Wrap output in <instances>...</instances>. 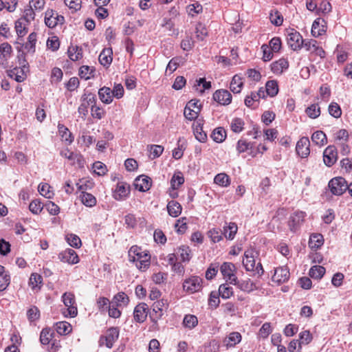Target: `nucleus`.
<instances>
[{
	"label": "nucleus",
	"instance_id": "1",
	"mask_svg": "<svg viewBox=\"0 0 352 352\" xmlns=\"http://www.w3.org/2000/svg\"><path fill=\"white\" fill-rule=\"evenodd\" d=\"M129 261L135 263L136 267L141 271H145L150 266L151 256L136 245L132 246L129 251Z\"/></svg>",
	"mask_w": 352,
	"mask_h": 352
},
{
	"label": "nucleus",
	"instance_id": "2",
	"mask_svg": "<svg viewBox=\"0 0 352 352\" xmlns=\"http://www.w3.org/2000/svg\"><path fill=\"white\" fill-rule=\"evenodd\" d=\"M62 301L67 307L65 311L63 312L65 316L74 318L78 314L77 307L76 304L75 296L71 292H65L62 296Z\"/></svg>",
	"mask_w": 352,
	"mask_h": 352
},
{
	"label": "nucleus",
	"instance_id": "3",
	"mask_svg": "<svg viewBox=\"0 0 352 352\" xmlns=\"http://www.w3.org/2000/svg\"><path fill=\"white\" fill-rule=\"evenodd\" d=\"M203 287V279L198 276H191L184 280L183 289L188 294L199 292Z\"/></svg>",
	"mask_w": 352,
	"mask_h": 352
},
{
	"label": "nucleus",
	"instance_id": "4",
	"mask_svg": "<svg viewBox=\"0 0 352 352\" xmlns=\"http://www.w3.org/2000/svg\"><path fill=\"white\" fill-rule=\"evenodd\" d=\"M168 307V304L166 300L161 299L155 302L152 305V311L150 312L151 321L156 324L166 311Z\"/></svg>",
	"mask_w": 352,
	"mask_h": 352
},
{
	"label": "nucleus",
	"instance_id": "5",
	"mask_svg": "<svg viewBox=\"0 0 352 352\" xmlns=\"http://www.w3.org/2000/svg\"><path fill=\"white\" fill-rule=\"evenodd\" d=\"M81 104L78 107V112L82 118H85L88 114L89 106L92 107V104H96V95L88 91H85L80 99Z\"/></svg>",
	"mask_w": 352,
	"mask_h": 352
},
{
	"label": "nucleus",
	"instance_id": "6",
	"mask_svg": "<svg viewBox=\"0 0 352 352\" xmlns=\"http://www.w3.org/2000/svg\"><path fill=\"white\" fill-rule=\"evenodd\" d=\"M303 38L301 34L294 29L287 30V44L294 51L300 50L303 45Z\"/></svg>",
	"mask_w": 352,
	"mask_h": 352
},
{
	"label": "nucleus",
	"instance_id": "7",
	"mask_svg": "<svg viewBox=\"0 0 352 352\" xmlns=\"http://www.w3.org/2000/svg\"><path fill=\"white\" fill-rule=\"evenodd\" d=\"M119 337V329L118 327H111L107 329L105 336H100L99 339V346L105 345L107 348L113 347L116 341Z\"/></svg>",
	"mask_w": 352,
	"mask_h": 352
},
{
	"label": "nucleus",
	"instance_id": "8",
	"mask_svg": "<svg viewBox=\"0 0 352 352\" xmlns=\"http://www.w3.org/2000/svg\"><path fill=\"white\" fill-rule=\"evenodd\" d=\"M220 271L227 283L232 285L236 283V267L232 263L224 262L220 267Z\"/></svg>",
	"mask_w": 352,
	"mask_h": 352
},
{
	"label": "nucleus",
	"instance_id": "9",
	"mask_svg": "<svg viewBox=\"0 0 352 352\" xmlns=\"http://www.w3.org/2000/svg\"><path fill=\"white\" fill-rule=\"evenodd\" d=\"M329 188L332 194L341 195L347 190L348 184L343 177H338L329 181Z\"/></svg>",
	"mask_w": 352,
	"mask_h": 352
},
{
	"label": "nucleus",
	"instance_id": "10",
	"mask_svg": "<svg viewBox=\"0 0 352 352\" xmlns=\"http://www.w3.org/2000/svg\"><path fill=\"white\" fill-rule=\"evenodd\" d=\"M65 18L55 10L48 9L45 13V23L50 28H55L58 24H63Z\"/></svg>",
	"mask_w": 352,
	"mask_h": 352
},
{
	"label": "nucleus",
	"instance_id": "11",
	"mask_svg": "<svg viewBox=\"0 0 352 352\" xmlns=\"http://www.w3.org/2000/svg\"><path fill=\"white\" fill-rule=\"evenodd\" d=\"M338 160V150L334 145L328 146L323 152V161L326 166H332Z\"/></svg>",
	"mask_w": 352,
	"mask_h": 352
},
{
	"label": "nucleus",
	"instance_id": "12",
	"mask_svg": "<svg viewBox=\"0 0 352 352\" xmlns=\"http://www.w3.org/2000/svg\"><path fill=\"white\" fill-rule=\"evenodd\" d=\"M148 307L144 302L137 305L133 311L134 320L139 323L144 322L148 316Z\"/></svg>",
	"mask_w": 352,
	"mask_h": 352
},
{
	"label": "nucleus",
	"instance_id": "13",
	"mask_svg": "<svg viewBox=\"0 0 352 352\" xmlns=\"http://www.w3.org/2000/svg\"><path fill=\"white\" fill-rule=\"evenodd\" d=\"M310 142L307 137L301 138L296 144V151L302 158H306L310 153Z\"/></svg>",
	"mask_w": 352,
	"mask_h": 352
},
{
	"label": "nucleus",
	"instance_id": "14",
	"mask_svg": "<svg viewBox=\"0 0 352 352\" xmlns=\"http://www.w3.org/2000/svg\"><path fill=\"white\" fill-rule=\"evenodd\" d=\"M305 217V213L302 211H296L291 214L288 221L290 230L296 232L304 221Z\"/></svg>",
	"mask_w": 352,
	"mask_h": 352
},
{
	"label": "nucleus",
	"instance_id": "15",
	"mask_svg": "<svg viewBox=\"0 0 352 352\" xmlns=\"http://www.w3.org/2000/svg\"><path fill=\"white\" fill-rule=\"evenodd\" d=\"M58 258L63 263L76 264L79 262V258L76 252L70 248H67L58 254Z\"/></svg>",
	"mask_w": 352,
	"mask_h": 352
},
{
	"label": "nucleus",
	"instance_id": "16",
	"mask_svg": "<svg viewBox=\"0 0 352 352\" xmlns=\"http://www.w3.org/2000/svg\"><path fill=\"white\" fill-rule=\"evenodd\" d=\"M289 278V270L286 267H280L275 269L272 279V281L280 284L287 281Z\"/></svg>",
	"mask_w": 352,
	"mask_h": 352
},
{
	"label": "nucleus",
	"instance_id": "17",
	"mask_svg": "<svg viewBox=\"0 0 352 352\" xmlns=\"http://www.w3.org/2000/svg\"><path fill=\"white\" fill-rule=\"evenodd\" d=\"M12 52V46L8 43H3L0 45V65L6 67L8 60Z\"/></svg>",
	"mask_w": 352,
	"mask_h": 352
},
{
	"label": "nucleus",
	"instance_id": "18",
	"mask_svg": "<svg viewBox=\"0 0 352 352\" xmlns=\"http://www.w3.org/2000/svg\"><path fill=\"white\" fill-rule=\"evenodd\" d=\"M213 99L222 105H228L232 101L231 94L226 89H219L213 94Z\"/></svg>",
	"mask_w": 352,
	"mask_h": 352
},
{
	"label": "nucleus",
	"instance_id": "19",
	"mask_svg": "<svg viewBox=\"0 0 352 352\" xmlns=\"http://www.w3.org/2000/svg\"><path fill=\"white\" fill-rule=\"evenodd\" d=\"M129 192V186L124 182H119L114 190L113 197L115 199L118 201L122 200L128 196Z\"/></svg>",
	"mask_w": 352,
	"mask_h": 352
},
{
	"label": "nucleus",
	"instance_id": "20",
	"mask_svg": "<svg viewBox=\"0 0 352 352\" xmlns=\"http://www.w3.org/2000/svg\"><path fill=\"white\" fill-rule=\"evenodd\" d=\"M135 186L139 191L146 192L148 190L151 186V179L150 177L145 175L139 176L135 179Z\"/></svg>",
	"mask_w": 352,
	"mask_h": 352
},
{
	"label": "nucleus",
	"instance_id": "21",
	"mask_svg": "<svg viewBox=\"0 0 352 352\" xmlns=\"http://www.w3.org/2000/svg\"><path fill=\"white\" fill-rule=\"evenodd\" d=\"M289 67V62L287 59L282 58L273 62L271 65V70L275 74H281Z\"/></svg>",
	"mask_w": 352,
	"mask_h": 352
},
{
	"label": "nucleus",
	"instance_id": "22",
	"mask_svg": "<svg viewBox=\"0 0 352 352\" xmlns=\"http://www.w3.org/2000/svg\"><path fill=\"white\" fill-rule=\"evenodd\" d=\"M245 258L243 265L247 271H254L255 265L254 252L252 250H248L244 253Z\"/></svg>",
	"mask_w": 352,
	"mask_h": 352
},
{
	"label": "nucleus",
	"instance_id": "23",
	"mask_svg": "<svg viewBox=\"0 0 352 352\" xmlns=\"http://www.w3.org/2000/svg\"><path fill=\"white\" fill-rule=\"evenodd\" d=\"M234 285H236L238 288L240 289L241 291L248 293H250L258 289V287L256 285V283H254L250 278L246 280H242L240 281L238 280V279L236 278V283Z\"/></svg>",
	"mask_w": 352,
	"mask_h": 352
},
{
	"label": "nucleus",
	"instance_id": "24",
	"mask_svg": "<svg viewBox=\"0 0 352 352\" xmlns=\"http://www.w3.org/2000/svg\"><path fill=\"white\" fill-rule=\"evenodd\" d=\"M241 338L240 333L234 331L227 336L223 340V344L227 348L233 347L241 341Z\"/></svg>",
	"mask_w": 352,
	"mask_h": 352
},
{
	"label": "nucleus",
	"instance_id": "25",
	"mask_svg": "<svg viewBox=\"0 0 352 352\" xmlns=\"http://www.w3.org/2000/svg\"><path fill=\"white\" fill-rule=\"evenodd\" d=\"M324 23V21L320 19H317L314 21L311 28V34L314 37H318L326 32Z\"/></svg>",
	"mask_w": 352,
	"mask_h": 352
},
{
	"label": "nucleus",
	"instance_id": "26",
	"mask_svg": "<svg viewBox=\"0 0 352 352\" xmlns=\"http://www.w3.org/2000/svg\"><path fill=\"white\" fill-rule=\"evenodd\" d=\"M244 81L243 78L236 74L232 77L230 82V89L234 94H239L241 91L243 87Z\"/></svg>",
	"mask_w": 352,
	"mask_h": 352
},
{
	"label": "nucleus",
	"instance_id": "27",
	"mask_svg": "<svg viewBox=\"0 0 352 352\" xmlns=\"http://www.w3.org/2000/svg\"><path fill=\"white\" fill-rule=\"evenodd\" d=\"M100 100L104 104H110L113 101L112 90L107 87H103L98 91Z\"/></svg>",
	"mask_w": 352,
	"mask_h": 352
},
{
	"label": "nucleus",
	"instance_id": "28",
	"mask_svg": "<svg viewBox=\"0 0 352 352\" xmlns=\"http://www.w3.org/2000/svg\"><path fill=\"white\" fill-rule=\"evenodd\" d=\"M166 208L168 214L173 217H177L182 213V207L181 204L176 201H170Z\"/></svg>",
	"mask_w": 352,
	"mask_h": 352
},
{
	"label": "nucleus",
	"instance_id": "29",
	"mask_svg": "<svg viewBox=\"0 0 352 352\" xmlns=\"http://www.w3.org/2000/svg\"><path fill=\"white\" fill-rule=\"evenodd\" d=\"M112 54L113 52L111 48L104 49L99 55V61L100 64L104 67L109 66L113 60Z\"/></svg>",
	"mask_w": 352,
	"mask_h": 352
},
{
	"label": "nucleus",
	"instance_id": "30",
	"mask_svg": "<svg viewBox=\"0 0 352 352\" xmlns=\"http://www.w3.org/2000/svg\"><path fill=\"white\" fill-rule=\"evenodd\" d=\"M193 131L195 138L200 142H205L207 140V135L203 131L202 123L199 120L193 124Z\"/></svg>",
	"mask_w": 352,
	"mask_h": 352
},
{
	"label": "nucleus",
	"instance_id": "31",
	"mask_svg": "<svg viewBox=\"0 0 352 352\" xmlns=\"http://www.w3.org/2000/svg\"><path fill=\"white\" fill-rule=\"evenodd\" d=\"M8 75L18 82H23L25 79V74L23 69L15 67L8 71Z\"/></svg>",
	"mask_w": 352,
	"mask_h": 352
},
{
	"label": "nucleus",
	"instance_id": "32",
	"mask_svg": "<svg viewBox=\"0 0 352 352\" xmlns=\"http://www.w3.org/2000/svg\"><path fill=\"white\" fill-rule=\"evenodd\" d=\"M80 199L82 204L87 207H94L97 203L96 198L93 195L84 191H82Z\"/></svg>",
	"mask_w": 352,
	"mask_h": 352
},
{
	"label": "nucleus",
	"instance_id": "33",
	"mask_svg": "<svg viewBox=\"0 0 352 352\" xmlns=\"http://www.w3.org/2000/svg\"><path fill=\"white\" fill-rule=\"evenodd\" d=\"M323 236L320 234H313L311 235L309 245L312 250H318L323 244Z\"/></svg>",
	"mask_w": 352,
	"mask_h": 352
},
{
	"label": "nucleus",
	"instance_id": "34",
	"mask_svg": "<svg viewBox=\"0 0 352 352\" xmlns=\"http://www.w3.org/2000/svg\"><path fill=\"white\" fill-rule=\"evenodd\" d=\"M58 130L60 135L64 141L68 142L69 144H71L74 141V137L69 132V129L64 124L58 123Z\"/></svg>",
	"mask_w": 352,
	"mask_h": 352
},
{
	"label": "nucleus",
	"instance_id": "35",
	"mask_svg": "<svg viewBox=\"0 0 352 352\" xmlns=\"http://www.w3.org/2000/svg\"><path fill=\"white\" fill-rule=\"evenodd\" d=\"M129 297L124 292H119L114 296L111 302L116 305V307L126 306L129 302Z\"/></svg>",
	"mask_w": 352,
	"mask_h": 352
},
{
	"label": "nucleus",
	"instance_id": "36",
	"mask_svg": "<svg viewBox=\"0 0 352 352\" xmlns=\"http://www.w3.org/2000/svg\"><path fill=\"white\" fill-rule=\"evenodd\" d=\"M29 25L25 19H19L15 22V29L19 36L23 37L28 33V26Z\"/></svg>",
	"mask_w": 352,
	"mask_h": 352
},
{
	"label": "nucleus",
	"instance_id": "37",
	"mask_svg": "<svg viewBox=\"0 0 352 352\" xmlns=\"http://www.w3.org/2000/svg\"><path fill=\"white\" fill-rule=\"evenodd\" d=\"M218 294L222 298L228 299L234 294L233 288L228 283L221 284L219 287Z\"/></svg>",
	"mask_w": 352,
	"mask_h": 352
},
{
	"label": "nucleus",
	"instance_id": "38",
	"mask_svg": "<svg viewBox=\"0 0 352 352\" xmlns=\"http://www.w3.org/2000/svg\"><path fill=\"white\" fill-rule=\"evenodd\" d=\"M211 138L214 142L221 143L223 142L226 138V131L223 127L216 128L212 131Z\"/></svg>",
	"mask_w": 352,
	"mask_h": 352
},
{
	"label": "nucleus",
	"instance_id": "39",
	"mask_svg": "<svg viewBox=\"0 0 352 352\" xmlns=\"http://www.w3.org/2000/svg\"><path fill=\"white\" fill-rule=\"evenodd\" d=\"M67 53L69 58L73 61L78 60L82 57V48L78 46L69 47Z\"/></svg>",
	"mask_w": 352,
	"mask_h": 352
},
{
	"label": "nucleus",
	"instance_id": "40",
	"mask_svg": "<svg viewBox=\"0 0 352 352\" xmlns=\"http://www.w3.org/2000/svg\"><path fill=\"white\" fill-rule=\"evenodd\" d=\"M238 228L235 223L230 222L227 227L223 228V235L227 239L232 240L237 232Z\"/></svg>",
	"mask_w": 352,
	"mask_h": 352
},
{
	"label": "nucleus",
	"instance_id": "41",
	"mask_svg": "<svg viewBox=\"0 0 352 352\" xmlns=\"http://www.w3.org/2000/svg\"><path fill=\"white\" fill-rule=\"evenodd\" d=\"M43 278L41 275L33 273L29 280V285L32 289H40L42 285Z\"/></svg>",
	"mask_w": 352,
	"mask_h": 352
},
{
	"label": "nucleus",
	"instance_id": "42",
	"mask_svg": "<svg viewBox=\"0 0 352 352\" xmlns=\"http://www.w3.org/2000/svg\"><path fill=\"white\" fill-rule=\"evenodd\" d=\"M54 331L50 328L43 329L40 335V341L43 344H48L54 336Z\"/></svg>",
	"mask_w": 352,
	"mask_h": 352
},
{
	"label": "nucleus",
	"instance_id": "43",
	"mask_svg": "<svg viewBox=\"0 0 352 352\" xmlns=\"http://www.w3.org/2000/svg\"><path fill=\"white\" fill-rule=\"evenodd\" d=\"M214 182L222 187H227L230 184L229 176L226 173H219L214 178Z\"/></svg>",
	"mask_w": 352,
	"mask_h": 352
},
{
	"label": "nucleus",
	"instance_id": "44",
	"mask_svg": "<svg viewBox=\"0 0 352 352\" xmlns=\"http://www.w3.org/2000/svg\"><path fill=\"white\" fill-rule=\"evenodd\" d=\"M182 323L186 328L192 329L197 325L198 320L195 315L187 314L184 316Z\"/></svg>",
	"mask_w": 352,
	"mask_h": 352
},
{
	"label": "nucleus",
	"instance_id": "45",
	"mask_svg": "<svg viewBox=\"0 0 352 352\" xmlns=\"http://www.w3.org/2000/svg\"><path fill=\"white\" fill-rule=\"evenodd\" d=\"M36 42V34L34 32L31 33L28 38V41L24 45V48L29 53H34L35 52V45Z\"/></svg>",
	"mask_w": 352,
	"mask_h": 352
},
{
	"label": "nucleus",
	"instance_id": "46",
	"mask_svg": "<svg viewBox=\"0 0 352 352\" xmlns=\"http://www.w3.org/2000/svg\"><path fill=\"white\" fill-rule=\"evenodd\" d=\"M265 91L270 97L275 96L278 92V82L276 80H269L265 85Z\"/></svg>",
	"mask_w": 352,
	"mask_h": 352
},
{
	"label": "nucleus",
	"instance_id": "47",
	"mask_svg": "<svg viewBox=\"0 0 352 352\" xmlns=\"http://www.w3.org/2000/svg\"><path fill=\"white\" fill-rule=\"evenodd\" d=\"M56 329L58 334L67 335L71 332L72 326L66 321L58 322L56 324Z\"/></svg>",
	"mask_w": 352,
	"mask_h": 352
},
{
	"label": "nucleus",
	"instance_id": "48",
	"mask_svg": "<svg viewBox=\"0 0 352 352\" xmlns=\"http://www.w3.org/2000/svg\"><path fill=\"white\" fill-rule=\"evenodd\" d=\"M325 268L320 265H314L311 267L309 274L312 278L320 279L325 274Z\"/></svg>",
	"mask_w": 352,
	"mask_h": 352
},
{
	"label": "nucleus",
	"instance_id": "49",
	"mask_svg": "<svg viewBox=\"0 0 352 352\" xmlns=\"http://www.w3.org/2000/svg\"><path fill=\"white\" fill-rule=\"evenodd\" d=\"M311 140L314 143L317 145H324L327 143L326 134L322 131H317L314 132L311 136Z\"/></svg>",
	"mask_w": 352,
	"mask_h": 352
},
{
	"label": "nucleus",
	"instance_id": "50",
	"mask_svg": "<svg viewBox=\"0 0 352 352\" xmlns=\"http://www.w3.org/2000/svg\"><path fill=\"white\" fill-rule=\"evenodd\" d=\"M305 112L310 118L315 119L320 116V108L318 104H312L306 109Z\"/></svg>",
	"mask_w": 352,
	"mask_h": 352
},
{
	"label": "nucleus",
	"instance_id": "51",
	"mask_svg": "<svg viewBox=\"0 0 352 352\" xmlns=\"http://www.w3.org/2000/svg\"><path fill=\"white\" fill-rule=\"evenodd\" d=\"M184 182V178L183 177V175L181 172L178 171L173 175V176L170 180L171 187L173 189H177L182 184H183Z\"/></svg>",
	"mask_w": 352,
	"mask_h": 352
},
{
	"label": "nucleus",
	"instance_id": "52",
	"mask_svg": "<svg viewBox=\"0 0 352 352\" xmlns=\"http://www.w3.org/2000/svg\"><path fill=\"white\" fill-rule=\"evenodd\" d=\"M244 121L241 118H235L232 119L230 127L233 132L239 133L244 129Z\"/></svg>",
	"mask_w": 352,
	"mask_h": 352
},
{
	"label": "nucleus",
	"instance_id": "53",
	"mask_svg": "<svg viewBox=\"0 0 352 352\" xmlns=\"http://www.w3.org/2000/svg\"><path fill=\"white\" fill-rule=\"evenodd\" d=\"M51 186L48 184H40L38 186L39 193L46 198L50 199L53 197L54 192L50 190Z\"/></svg>",
	"mask_w": 352,
	"mask_h": 352
},
{
	"label": "nucleus",
	"instance_id": "54",
	"mask_svg": "<svg viewBox=\"0 0 352 352\" xmlns=\"http://www.w3.org/2000/svg\"><path fill=\"white\" fill-rule=\"evenodd\" d=\"M94 71L87 65H82L79 69V76L81 78L89 80L94 76Z\"/></svg>",
	"mask_w": 352,
	"mask_h": 352
},
{
	"label": "nucleus",
	"instance_id": "55",
	"mask_svg": "<svg viewBox=\"0 0 352 352\" xmlns=\"http://www.w3.org/2000/svg\"><path fill=\"white\" fill-rule=\"evenodd\" d=\"M332 7L329 0H321L317 10V14H327L331 11Z\"/></svg>",
	"mask_w": 352,
	"mask_h": 352
},
{
	"label": "nucleus",
	"instance_id": "56",
	"mask_svg": "<svg viewBox=\"0 0 352 352\" xmlns=\"http://www.w3.org/2000/svg\"><path fill=\"white\" fill-rule=\"evenodd\" d=\"M328 111L329 114L336 118H340L342 115L341 108L340 105L336 102H331L329 105Z\"/></svg>",
	"mask_w": 352,
	"mask_h": 352
},
{
	"label": "nucleus",
	"instance_id": "57",
	"mask_svg": "<svg viewBox=\"0 0 352 352\" xmlns=\"http://www.w3.org/2000/svg\"><path fill=\"white\" fill-rule=\"evenodd\" d=\"M66 240L70 246L75 248H78L81 245L80 239L74 234H68L66 236Z\"/></svg>",
	"mask_w": 352,
	"mask_h": 352
},
{
	"label": "nucleus",
	"instance_id": "58",
	"mask_svg": "<svg viewBox=\"0 0 352 352\" xmlns=\"http://www.w3.org/2000/svg\"><path fill=\"white\" fill-rule=\"evenodd\" d=\"M164 147L161 145H151L149 146L150 157L151 159H155L159 157L163 153Z\"/></svg>",
	"mask_w": 352,
	"mask_h": 352
},
{
	"label": "nucleus",
	"instance_id": "59",
	"mask_svg": "<svg viewBox=\"0 0 352 352\" xmlns=\"http://www.w3.org/2000/svg\"><path fill=\"white\" fill-rule=\"evenodd\" d=\"M223 234V233L220 229L213 228L208 232V236L213 243H217L222 239Z\"/></svg>",
	"mask_w": 352,
	"mask_h": 352
},
{
	"label": "nucleus",
	"instance_id": "60",
	"mask_svg": "<svg viewBox=\"0 0 352 352\" xmlns=\"http://www.w3.org/2000/svg\"><path fill=\"white\" fill-rule=\"evenodd\" d=\"M111 302L107 298L100 297L97 300V307L100 312L107 311V309L109 307Z\"/></svg>",
	"mask_w": 352,
	"mask_h": 352
},
{
	"label": "nucleus",
	"instance_id": "61",
	"mask_svg": "<svg viewBox=\"0 0 352 352\" xmlns=\"http://www.w3.org/2000/svg\"><path fill=\"white\" fill-rule=\"evenodd\" d=\"M259 101V96H257L256 92H251L250 95H248L245 98V104L248 107L254 108V106L256 102Z\"/></svg>",
	"mask_w": 352,
	"mask_h": 352
},
{
	"label": "nucleus",
	"instance_id": "62",
	"mask_svg": "<svg viewBox=\"0 0 352 352\" xmlns=\"http://www.w3.org/2000/svg\"><path fill=\"white\" fill-rule=\"evenodd\" d=\"M195 33H196V37L199 41H203L204 39V38L208 34L207 30H206V27L201 23H198L196 25Z\"/></svg>",
	"mask_w": 352,
	"mask_h": 352
},
{
	"label": "nucleus",
	"instance_id": "63",
	"mask_svg": "<svg viewBox=\"0 0 352 352\" xmlns=\"http://www.w3.org/2000/svg\"><path fill=\"white\" fill-rule=\"evenodd\" d=\"M202 10V6L198 2H195L187 6V12L192 16H193L195 14H199L201 12Z\"/></svg>",
	"mask_w": 352,
	"mask_h": 352
},
{
	"label": "nucleus",
	"instance_id": "64",
	"mask_svg": "<svg viewBox=\"0 0 352 352\" xmlns=\"http://www.w3.org/2000/svg\"><path fill=\"white\" fill-rule=\"evenodd\" d=\"M252 148V144L245 140H239L236 144V150L239 153H244Z\"/></svg>",
	"mask_w": 352,
	"mask_h": 352
}]
</instances>
